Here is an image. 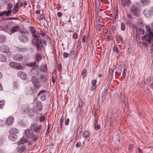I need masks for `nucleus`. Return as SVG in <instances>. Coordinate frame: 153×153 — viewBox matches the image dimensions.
Masks as SVG:
<instances>
[{
    "label": "nucleus",
    "mask_w": 153,
    "mask_h": 153,
    "mask_svg": "<svg viewBox=\"0 0 153 153\" xmlns=\"http://www.w3.org/2000/svg\"><path fill=\"white\" fill-rule=\"evenodd\" d=\"M20 29V27L18 26H15L13 27L12 28L10 29V34L11 35V33L18 31Z\"/></svg>",
    "instance_id": "obj_18"
},
{
    "label": "nucleus",
    "mask_w": 153,
    "mask_h": 153,
    "mask_svg": "<svg viewBox=\"0 0 153 153\" xmlns=\"http://www.w3.org/2000/svg\"><path fill=\"white\" fill-rule=\"evenodd\" d=\"M151 30L153 31V23L151 25Z\"/></svg>",
    "instance_id": "obj_63"
},
{
    "label": "nucleus",
    "mask_w": 153,
    "mask_h": 153,
    "mask_svg": "<svg viewBox=\"0 0 153 153\" xmlns=\"http://www.w3.org/2000/svg\"><path fill=\"white\" fill-rule=\"evenodd\" d=\"M36 13L37 14H39L40 13V11L39 10H38L36 11Z\"/></svg>",
    "instance_id": "obj_62"
},
{
    "label": "nucleus",
    "mask_w": 153,
    "mask_h": 153,
    "mask_svg": "<svg viewBox=\"0 0 153 153\" xmlns=\"http://www.w3.org/2000/svg\"><path fill=\"white\" fill-rule=\"evenodd\" d=\"M18 3L20 6L23 7H25L26 6L27 4V2L24 0H20L18 2Z\"/></svg>",
    "instance_id": "obj_19"
},
{
    "label": "nucleus",
    "mask_w": 153,
    "mask_h": 153,
    "mask_svg": "<svg viewBox=\"0 0 153 153\" xmlns=\"http://www.w3.org/2000/svg\"><path fill=\"white\" fill-rule=\"evenodd\" d=\"M78 35L76 33H74L73 35V38L74 39H76L77 38Z\"/></svg>",
    "instance_id": "obj_46"
},
{
    "label": "nucleus",
    "mask_w": 153,
    "mask_h": 153,
    "mask_svg": "<svg viewBox=\"0 0 153 153\" xmlns=\"http://www.w3.org/2000/svg\"><path fill=\"white\" fill-rule=\"evenodd\" d=\"M22 34L19 35V38L20 41L22 43H25L29 41L28 38L26 36H25L23 34H26L28 35V33L27 32H23L21 31Z\"/></svg>",
    "instance_id": "obj_7"
},
{
    "label": "nucleus",
    "mask_w": 153,
    "mask_h": 153,
    "mask_svg": "<svg viewBox=\"0 0 153 153\" xmlns=\"http://www.w3.org/2000/svg\"><path fill=\"white\" fill-rule=\"evenodd\" d=\"M37 96L41 101H44L47 99V94L45 91L42 90L38 93Z\"/></svg>",
    "instance_id": "obj_8"
},
{
    "label": "nucleus",
    "mask_w": 153,
    "mask_h": 153,
    "mask_svg": "<svg viewBox=\"0 0 153 153\" xmlns=\"http://www.w3.org/2000/svg\"><path fill=\"white\" fill-rule=\"evenodd\" d=\"M0 50L2 52L7 53L9 52L10 49L8 46L3 45L0 47Z\"/></svg>",
    "instance_id": "obj_11"
},
{
    "label": "nucleus",
    "mask_w": 153,
    "mask_h": 153,
    "mask_svg": "<svg viewBox=\"0 0 153 153\" xmlns=\"http://www.w3.org/2000/svg\"><path fill=\"white\" fill-rule=\"evenodd\" d=\"M116 37L119 40L121 44H122L123 41V38L122 36L120 35H117L116 36Z\"/></svg>",
    "instance_id": "obj_29"
},
{
    "label": "nucleus",
    "mask_w": 153,
    "mask_h": 153,
    "mask_svg": "<svg viewBox=\"0 0 153 153\" xmlns=\"http://www.w3.org/2000/svg\"><path fill=\"white\" fill-rule=\"evenodd\" d=\"M83 136L84 138H88V137L89 136L90 134L88 131H84L83 133Z\"/></svg>",
    "instance_id": "obj_28"
},
{
    "label": "nucleus",
    "mask_w": 153,
    "mask_h": 153,
    "mask_svg": "<svg viewBox=\"0 0 153 153\" xmlns=\"http://www.w3.org/2000/svg\"><path fill=\"white\" fill-rule=\"evenodd\" d=\"M39 79L42 82H46L48 80L47 76L45 75H41L39 77Z\"/></svg>",
    "instance_id": "obj_17"
},
{
    "label": "nucleus",
    "mask_w": 153,
    "mask_h": 153,
    "mask_svg": "<svg viewBox=\"0 0 153 153\" xmlns=\"http://www.w3.org/2000/svg\"><path fill=\"white\" fill-rule=\"evenodd\" d=\"M133 146L132 145V144L130 145L129 147V148H128L129 150H132V148L133 147Z\"/></svg>",
    "instance_id": "obj_58"
},
{
    "label": "nucleus",
    "mask_w": 153,
    "mask_h": 153,
    "mask_svg": "<svg viewBox=\"0 0 153 153\" xmlns=\"http://www.w3.org/2000/svg\"><path fill=\"white\" fill-rule=\"evenodd\" d=\"M17 75L18 76L21 78L22 79L25 80L27 78V75L24 72L19 71L17 73Z\"/></svg>",
    "instance_id": "obj_15"
},
{
    "label": "nucleus",
    "mask_w": 153,
    "mask_h": 153,
    "mask_svg": "<svg viewBox=\"0 0 153 153\" xmlns=\"http://www.w3.org/2000/svg\"><path fill=\"white\" fill-rule=\"evenodd\" d=\"M6 38L5 36L3 35H0V43L2 44L5 43Z\"/></svg>",
    "instance_id": "obj_24"
},
{
    "label": "nucleus",
    "mask_w": 153,
    "mask_h": 153,
    "mask_svg": "<svg viewBox=\"0 0 153 153\" xmlns=\"http://www.w3.org/2000/svg\"><path fill=\"white\" fill-rule=\"evenodd\" d=\"M22 68V65H21L19 63H16V64L15 65L14 68L16 69H21Z\"/></svg>",
    "instance_id": "obj_33"
},
{
    "label": "nucleus",
    "mask_w": 153,
    "mask_h": 153,
    "mask_svg": "<svg viewBox=\"0 0 153 153\" xmlns=\"http://www.w3.org/2000/svg\"><path fill=\"white\" fill-rule=\"evenodd\" d=\"M40 70L41 71L46 72L47 71V65L44 64L41 66L40 67Z\"/></svg>",
    "instance_id": "obj_23"
},
{
    "label": "nucleus",
    "mask_w": 153,
    "mask_h": 153,
    "mask_svg": "<svg viewBox=\"0 0 153 153\" xmlns=\"http://www.w3.org/2000/svg\"><path fill=\"white\" fill-rule=\"evenodd\" d=\"M3 125V121L0 120V126H2V125Z\"/></svg>",
    "instance_id": "obj_60"
},
{
    "label": "nucleus",
    "mask_w": 153,
    "mask_h": 153,
    "mask_svg": "<svg viewBox=\"0 0 153 153\" xmlns=\"http://www.w3.org/2000/svg\"><path fill=\"white\" fill-rule=\"evenodd\" d=\"M103 0H95V6L96 8L98 9L100 7L101 4L100 1L102 2H103Z\"/></svg>",
    "instance_id": "obj_22"
},
{
    "label": "nucleus",
    "mask_w": 153,
    "mask_h": 153,
    "mask_svg": "<svg viewBox=\"0 0 153 153\" xmlns=\"http://www.w3.org/2000/svg\"><path fill=\"white\" fill-rule=\"evenodd\" d=\"M18 8H13V12L14 13H16L18 11Z\"/></svg>",
    "instance_id": "obj_52"
},
{
    "label": "nucleus",
    "mask_w": 153,
    "mask_h": 153,
    "mask_svg": "<svg viewBox=\"0 0 153 153\" xmlns=\"http://www.w3.org/2000/svg\"><path fill=\"white\" fill-rule=\"evenodd\" d=\"M69 119L68 118L66 119L65 121V124L66 125H68L69 123Z\"/></svg>",
    "instance_id": "obj_48"
},
{
    "label": "nucleus",
    "mask_w": 153,
    "mask_h": 153,
    "mask_svg": "<svg viewBox=\"0 0 153 153\" xmlns=\"http://www.w3.org/2000/svg\"><path fill=\"white\" fill-rule=\"evenodd\" d=\"M141 7L140 4L137 2H135L131 6L130 13L133 16L138 17L140 15Z\"/></svg>",
    "instance_id": "obj_2"
},
{
    "label": "nucleus",
    "mask_w": 153,
    "mask_h": 153,
    "mask_svg": "<svg viewBox=\"0 0 153 153\" xmlns=\"http://www.w3.org/2000/svg\"><path fill=\"white\" fill-rule=\"evenodd\" d=\"M7 60L5 56L3 54H0V61L1 62H4Z\"/></svg>",
    "instance_id": "obj_27"
},
{
    "label": "nucleus",
    "mask_w": 153,
    "mask_h": 153,
    "mask_svg": "<svg viewBox=\"0 0 153 153\" xmlns=\"http://www.w3.org/2000/svg\"><path fill=\"white\" fill-rule=\"evenodd\" d=\"M150 15H153V7H151L150 9Z\"/></svg>",
    "instance_id": "obj_53"
},
{
    "label": "nucleus",
    "mask_w": 153,
    "mask_h": 153,
    "mask_svg": "<svg viewBox=\"0 0 153 153\" xmlns=\"http://www.w3.org/2000/svg\"><path fill=\"white\" fill-rule=\"evenodd\" d=\"M143 21L141 19H140L137 21V23L138 25H142L143 23Z\"/></svg>",
    "instance_id": "obj_40"
},
{
    "label": "nucleus",
    "mask_w": 153,
    "mask_h": 153,
    "mask_svg": "<svg viewBox=\"0 0 153 153\" xmlns=\"http://www.w3.org/2000/svg\"><path fill=\"white\" fill-rule=\"evenodd\" d=\"M63 120H64V117H63V116H62L61 117V118H60V123H63Z\"/></svg>",
    "instance_id": "obj_57"
},
{
    "label": "nucleus",
    "mask_w": 153,
    "mask_h": 153,
    "mask_svg": "<svg viewBox=\"0 0 153 153\" xmlns=\"http://www.w3.org/2000/svg\"><path fill=\"white\" fill-rule=\"evenodd\" d=\"M25 133L26 137L29 139L32 138L34 142H36L38 138V135H34L33 131L31 129L26 130L25 132Z\"/></svg>",
    "instance_id": "obj_4"
},
{
    "label": "nucleus",
    "mask_w": 153,
    "mask_h": 153,
    "mask_svg": "<svg viewBox=\"0 0 153 153\" xmlns=\"http://www.w3.org/2000/svg\"><path fill=\"white\" fill-rule=\"evenodd\" d=\"M31 80L34 85L33 86V88H34V90L31 88V91L33 93H35L37 92V90L40 88L41 85L40 82L38 78L35 76L32 77L31 79Z\"/></svg>",
    "instance_id": "obj_3"
},
{
    "label": "nucleus",
    "mask_w": 153,
    "mask_h": 153,
    "mask_svg": "<svg viewBox=\"0 0 153 153\" xmlns=\"http://www.w3.org/2000/svg\"><path fill=\"white\" fill-rule=\"evenodd\" d=\"M30 32L32 33V34H33L37 32L36 31L35 28L32 27H30Z\"/></svg>",
    "instance_id": "obj_31"
},
{
    "label": "nucleus",
    "mask_w": 153,
    "mask_h": 153,
    "mask_svg": "<svg viewBox=\"0 0 153 153\" xmlns=\"http://www.w3.org/2000/svg\"><path fill=\"white\" fill-rule=\"evenodd\" d=\"M126 26L125 24L123 23H122L121 24V30L122 31H124L125 30Z\"/></svg>",
    "instance_id": "obj_38"
},
{
    "label": "nucleus",
    "mask_w": 153,
    "mask_h": 153,
    "mask_svg": "<svg viewBox=\"0 0 153 153\" xmlns=\"http://www.w3.org/2000/svg\"><path fill=\"white\" fill-rule=\"evenodd\" d=\"M58 69L59 72H60V71H61L62 70V65L61 64H60L58 65Z\"/></svg>",
    "instance_id": "obj_50"
},
{
    "label": "nucleus",
    "mask_w": 153,
    "mask_h": 153,
    "mask_svg": "<svg viewBox=\"0 0 153 153\" xmlns=\"http://www.w3.org/2000/svg\"><path fill=\"white\" fill-rule=\"evenodd\" d=\"M36 107L37 109L39 111H42L43 108L41 102L38 101L36 103Z\"/></svg>",
    "instance_id": "obj_13"
},
{
    "label": "nucleus",
    "mask_w": 153,
    "mask_h": 153,
    "mask_svg": "<svg viewBox=\"0 0 153 153\" xmlns=\"http://www.w3.org/2000/svg\"><path fill=\"white\" fill-rule=\"evenodd\" d=\"M5 101L4 100H1L0 101V109L3 108L4 105Z\"/></svg>",
    "instance_id": "obj_36"
},
{
    "label": "nucleus",
    "mask_w": 153,
    "mask_h": 153,
    "mask_svg": "<svg viewBox=\"0 0 153 153\" xmlns=\"http://www.w3.org/2000/svg\"><path fill=\"white\" fill-rule=\"evenodd\" d=\"M45 119V117L44 116H42L40 117L39 120L40 122H42L44 121Z\"/></svg>",
    "instance_id": "obj_44"
},
{
    "label": "nucleus",
    "mask_w": 153,
    "mask_h": 153,
    "mask_svg": "<svg viewBox=\"0 0 153 153\" xmlns=\"http://www.w3.org/2000/svg\"><path fill=\"white\" fill-rule=\"evenodd\" d=\"M8 137L9 139L12 141H15L17 138V136L16 134H11L9 135Z\"/></svg>",
    "instance_id": "obj_20"
},
{
    "label": "nucleus",
    "mask_w": 153,
    "mask_h": 153,
    "mask_svg": "<svg viewBox=\"0 0 153 153\" xmlns=\"http://www.w3.org/2000/svg\"><path fill=\"white\" fill-rule=\"evenodd\" d=\"M57 15L58 17H61L62 16V13L60 12H59L57 13Z\"/></svg>",
    "instance_id": "obj_55"
},
{
    "label": "nucleus",
    "mask_w": 153,
    "mask_h": 153,
    "mask_svg": "<svg viewBox=\"0 0 153 153\" xmlns=\"http://www.w3.org/2000/svg\"><path fill=\"white\" fill-rule=\"evenodd\" d=\"M121 4L123 6L125 7V6L129 7L131 3L130 0H120Z\"/></svg>",
    "instance_id": "obj_10"
},
{
    "label": "nucleus",
    "mask_w": 153,
    "mask_h": 153,
    "mask_svg": "<svg viewBox=\"0 0 153 153\" xmlns=\"http://www.w3.org/2000/svg\"><path fill=\"white\" fill-rule=\"evenodd\" d=\"M16 64V63L13 62H10L9 65L11 67L14 68Z\"/></svg>",
    "instance_id": "obj_45"
},
{
    "label": "nucleus",
    "mask_w": 153,
    "mask_h": 153,
    "mask_svg": "<svg viewBox=\"0 0 153 153\" xmlns=\"http://www.w3.org/2000/svg\"><path fill=\"white\" fill-rule=\"evenodd\" d=\"M94 127L95 129L97 131L99 130L100 128V125H98L97 121L96 120H95Z\"/></svg>",
    "instance_id": "obj_26"
},
{
    "label": "nucleus",
    "mask_w": 153,
    "mask_h": 153,
    "mask_svg": "<svg viewBox=\"0 0 153 153\" xmlns=\"http://www.w3.org/2000/svg\"><path fill=\"white\" fill-rule=\"evenodd\" d=\"M142 40L143 41L145 40L146 43L148 44H151V41L153 43V33L150 32L149 35H146L141 37ZM151 47L153 48V44L151 45Z\"/></svg>",
    "instance_id": "obj_5"
},
{
    "label": "nucleus",
    "mask_w": 153,
    "mask_h": 153,
    "mask_svg": "<svg viewBox=\"0 0 153 153\" xmlns=\"http://www.w3.org/2000/svg\"><path fill=\"white\" fill-rule=\"evenodd\" d=\"M87 71V70L85 69H83V70L82 73V75L83 78H84L86 76V73Z\"/></svg>",
    "instance_id": "obj_37"
},
{
    "label": "nucleus",
    "mask_w": 153,
    "mask_h": 153,
    "mask_svg": "<svg viewBox=\"0 0 153 153\" xmlns=\"http://www.w3.org/2000/svg\"><path fill=\"white\" fill-rule=\"evenodd\" d=\"M113 50L114 52L117 53V54L119 55L120 53L119 51L118 48L116 46H114L113 48Z\"/></svg>",
    "instance_id": "obj_30"
},
{
    "label": "nucleus",
    "mask_w": 153,
    "mask_h": 153,
    "mask_svg": "<svg viewBox=\"0 0 153 153\" xmlns=\"http://www.w3.org/2000/svg\"><path fill=\"white\" fill-rule=\"evenodd\" d=\"M14 119L12 117H10L6 120L5 124L7 126H11L13 124Z\"/></svg>",
    "instance_id": "obj_9"
},
{
    "label": "nucleus",
    "mask_w": 153,
    "mask_h": 153,
    "mask_svg": "<svg viewBox=\"0 0 153 153\" xmlns=\"http://www.w3.org/2000/svg\"><path fill=\"white\" fill-rule=\"evenodd\" d=\"M18 130L15 128H12L10 130V134H16L18 132Z\"/></svg>",
    "instance_id": "obj_25"
},
{
    "label": "nucleus",
    "mask_w": 153,
    "mask_h": 153,
    "mask_svg": "<svg viewBox=\"0 0 153 153\" xmlns=\"http://www.w3.org/2000/svg\"><path fill=\"white\" fill-rule=\"evenodd\" d=\"M145 28L147 31H148V33L146 35H149L150 33V32H152L151 31V28H150L148 26L146 25L145 27Z\"/></svg>",
    "instance_id": "obj_32"
},
{
    "label": "nucleus",
    "mask_w": 153,
    "mask_h": 153,
    "mask_svg": "<svg viewBox=\"0 0 153 153\" xmlns=\"http://www.w3.org/2000/svg\"><path fill=\"white\" fill-rule=\"evenodd\" d=\"M41 125H38L36 123H33L30 127L31 129L34 131L38 135L41 132L42 128Z\"/></svg>",
    "instance_id": "obj_6"
},
{
    "label": "nucleus",
    "mask_w": 153,
    "mask_h": 153,
    "mask_svg": "<svg viewBox=\"0 0 153 153\" xmlns=\"http://www.w3.org/2000/svg\"><path fill=\"white\" fill-rule=\"evenodd\" d=\"M81 145V143L80 142H78L76 144V146L77 148L79 147Z\"/></svg>",
    "instance_id": "obj_49"
},
{
    "label": "nucleus",
    "mask_w": 153,
    "mask_h": 153,
    "mask_svg": "<svg viewBox=\"0 0 153 153\" xmlns=\"http://www.w3.org/2000/svg\"><path fill=\"white\" fill-rule=\"evenodd\" d=\"M3 89V88L2 86V85L0 83V90H2Z\"/></svg>",
    "instance_id": "obj_61"
},
{
    "label": "nucleus",
    "mask_w": 153,
    "mask_h": 153,
    "mask_svg": "<svg viewBox=\"0 0 153 153\" xmlns=\"http://www.w3.org/2000/svg\"><path fill=\"white\" fill-rule=\"evenodd\" d=\"M102 97H105V91H103L102 92Z\"/></svg>",
    "instance_id": "obj_54"
},
{
    "label": "nucleus",
    "mask_w": 153,
    "mask_h": 153,
    "mask_svg": "<svg viewBox=\"0 0 153 153\" xmlns=\"http://www.w3.org/2000/svg\"><path fill=\"white\" fill-rule=\"evenodd\" d=\"M123 76H125L126 75V73L125 71H123Z\"/></svg>",
    "instance_id": "obj_64"
},
{
    "label": "nucleus",
    "mask_w": 153,
    "mask_h": 153,
    "mask_svg": "<svg viewBox=\"0 0 153 153\" xmlns=\"http://www.w3.org/2000/svg\"><path fill=\"white\" fill-rule=\"evenodd\" d=\"M69 56V54L66 52H64L63 53V56L64 58H67Z\"/></svg>",
    "instance_id": "obj_51"
},
{
    "label": "nucleus",
    "mask_w": 153,
    "mask_h": 153,
    "mask_svg": "<svg viewBox=\"0 0 153 153\" xmlns=\"http://www.w3.org/2000/svg\"><path fill=\"white\" fill-rule=\"evenodd\" d=\"M18 4H19L18 2L16 4L14 5V7L15 8H18Z\"/></svg>",
    "instance_id": "obj_59"
},
{
    "label": "nucleus",
    "mask_w": 153,
    "mask_h": 153,
    "mask_svg": "<svg viewBox=\"0 0 153 153\" xmlns=\"http://www.w3.org/2000/svg\"><path fill=\"white\" fill-rule=\"evenodd\" d=\"M41 59V55L40 54H39L37 56L36 60L37 62H39Z\"/></svg>",
    "instance_id": "obj_41"
},
{
    "label": "nucleus",
    "mask_w": 153,
    "mask_h": 153,
    "mask_svg": "<svg viewBox=\"0 0 153 153\" xmlns=\"http://www.w3.org/2000/svg\"><path fill=\"white\" fill-rule=\"evenodd\" d=\"M26 149V146L23 145L21 146H20L18 148L17 151L19 152L22 153L23 152L25 151Z\"/></svg>",
    "instance_id": "obj_21"
},
{
    "label": "nucleus",
    "mask_w": 153,
    "mask_h": 153,
    "mask_svg": "<svg viewBox=\"0 0 153 153\" xmlns=\"http://www.w3.org/2000/svg\"><path fill=\"white\" fill-rule=\"evenodd\" d=\"M22 56L20 54H15L13 57V58L15 61H18V62L22 61L23 59Z\"/></svg>",
    "instance_id": "obj_12"
},
{
    "label": "nucleus",
    "mask_w": 153,
    "mask_h": 153,
    "mask_svg": "<svg viewBox=\"0 0 153 153\" xmlns=\"http://www.w3.org/2000/svg\"><path fill=\"white\" fill-rule=\"evenodd\" d=\"M97 82V81L96 80L93 79L92 80L91 83L92 85L96 86V83Z\"/></svg>",
    "instance_id": "obj_47"
},
{
    "label": "nucleus",
    "mask_w": 153,
    "mask_h": 153,
    "mask_svg": "<svg viewBox=\"0 0 153 153\" xmlns=\"http://www.w3.org/2000/svg\"><path fill=\"white\" fill-rule=\"evenodd\" d=\"M40 35L39 32H37L35 33L32 34L33 39L32 42L36 46L38 51H40L42 48H44V46L46 45L45 36H46L44 32L41 30L40 31Z\"/></svg>",
    "instance_id": "obj_1"
},
{
    "label": "nucleus",
    "mask_w": 153,
    "mask_h": 153,
    "mask_svg": "<svg viewBox=\"0 0 153 153\" xmlns=\"http://www.w3.org/2000/svg\"><path fill=\"white\" fill-rule=\"evenodd\" d=\"M13 6L12 4L10 3H9L8 4L7 9L8 10H10L12 8Z\"/></svg>",
    "instance_id": "obj_39"
},
{
    "label": "nucleus",
    "mask_w": 153,
    "mask_h": 153,
    "mask_svg": "<svg viewBox=\"0 0 153 153\" xmlns=\"http://www.w3.org/2000/svg\"><path fill=\"white\" fill-rule=\"evenodd\" d=\"M150 10L147 8H146L143 10V13L146 17L149 18L150 16Z\"/></svg>",
    "instance_id": "obj_16"
},
{
    "label": "nucleus",
    "mask_w": 153,
    "mask_h": 153,
    "mask_svg": "<svg viewBox=\"0 0 153 153\" xmlns=\"http://www.w3.org/2000/svg\"><path fill=\"white\" fill-rule=\"evenodd\" d=\"M21 109L23 111L25 112H30V108L29 105L27 104H25L22 105Z\"/></svg>",
    "instance_id": "obj_14"
},
{
    "label": "nucleus",
    "mask_w": 153,
    "mask_h": 153,
    "mask_svg": "<svg viewBox=\"0 0 153 153\" xmlns=\"http://www.w3.org/2000/svg\"><path fill=\"white\" fill-rule=\"evenodd\" d=\"M52 81L53 83H54L56 80V76L55 75H52L51 78Z\"/></svg>",
    "instance_id": "obj_42"
},
{
    "label": "nucleus",
    "mask_w": 153,
    "mask_h": 153,
    "mask_svg": "<svg viewBox=\"0 0 153 153\" xmlns=\"http://www.w3.org/2000/svg\"><path fill=\"white\" fill-rule=\"evenodd\" d=\"M27 141V140L24 137L21 138L20 140V143L22 144H24Z\"/></svg>",
    "instance_id": "obj_35"
},
{
    "label": "nucleus",
    "mask_w": 153,
    "mask_h": 153,
    "mask_svg": "<svg viewBox=\"0 0 153 153\" xmlns=\"http://www.w3.org/2000/svg\"><path fill=\"white\" fill-rule=\"evenodd\" d=\"M141 2L143 4H148L150 2V0H141Z\"/></svg>",
    "instance_id": "obj_34"
},
{
    "label": "nucleus",
    "mask_w": 153,
    "mask_h": 153,
    "mask_svg": "<svg viewBox=\"0 0 153 153\" xmlns=\"http://www.w3.org/2000/svg\"><path fill=\"white\" fill-rule=\"evenodd\" d=\"M96 88V86H93L92 85V87L91 88V91H93L94 89H95Z\"/></svg>",
    "instance_id": "obj_56"
},
{
    "label": "nucleus",
    "mask_w": 153,
    "mask_h": 153,
    "mask_svg": "<svg viewBox=\"0 0 153 153\" xmlns=\"http://www.w3.org/2000/svg\"><path fill=\"white\" fill-rule=\"evenodd\" d=\"M4 12H5L4 15H5L6 16H7L10 15L11 12V10H9L7 11H5Z\"/></svg>",
    "instance_id": "obj_43"
}]
</instances>
